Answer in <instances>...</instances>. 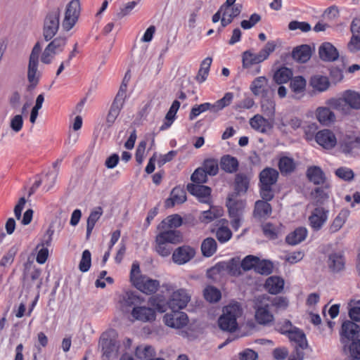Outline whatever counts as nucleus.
I'll return each mask as SVG.
<instances>
[{"instance_id":"31","label":"nucleus","mask_w":360,"mask_h":360,"mask_svg":"<svg viewBox=\"0 0 360 360\" xmlns=\"http://www.w3.org/2000/svg\"><path fill=\"white\" fill-rule=\"evenodd\" d=\"M159 281L144 276L140 283L136 284V288L146 294L154 293L159 287Z\"/></svg>"},{"instance_id":"40","label":"nucleus","mask_w":360,"mask_h":360,"mask_svg":"<svg viewBox=\"0 0 360 360\" xmlns=\"http://www.w3.org/2000/svg\"><path fill=\"white\" fill-rule=\"evenodd\" d=\"M136 356L141 360H150L155 355V349L148 345H141L136 347L135 350Z\"/></svg>"},{"instance_id":"17","label":"nucleus","mask_w":360,"mask_h":360,"mask_svg":"<svg viewBox=\"0 0 360 360\" xmlns=\"http://www.w3.org/2000/svg\"><path fill=\"white\" fill-rule=\"evenodd\" d=\"M274 122L269 118H264L260 115H256L250 120L251 127L259 132L266 133L273 128Z\"/></svg>"},{"instance_id":"19","label":"nucleus","mask_w":360,"mask_h":360,"mask_svg":"<svg viewBox=\"0 0 360 360\" xmlns=\"http://www.w3.org/2000/svg\"><path fill=\"white\" fill-rule=\"evenodd\" d=\"M359 333V326L350 321L343 322L341 330V340L343 343H347L353 340Z\"/></svg>"},{"instance_id":"54","label":"nucleus","mask_w":360,"mask_h":360,"mask_svg":"<svg viewBox=\"0 0 360 360\" xmlns=\"http://www.w3.org/2000/svg\"><path fill=\"white\" fill-rule=\"evenodd\" d=\"M18 251V247L17 245L12 246L8 251L5 254L0 261V266H8L14 261V258Z\"/></svg>"},{"instance_id":"41","label":"nucleus","mask_w":360,"mask_h":360,"mask_svg":"<svg viewBox=\"0 0 360 360\" xmlns=\"http://www.w3.org/2000/svg\"><path fill=\"white\" fill-rule=\"evenodd\" d=\"M271 213V207L268 202L257 200L255 202L254 214L259 218H266Z\"/></svg>"},{"instance_id":"32","label":"nucleus","mask_w":360,"mask_h":360,"mask_svg":"<svg viewBox=\"0 0 360 360\" xmlns=\"http://www.w3.org/2000/svg\"><path fill=\"white\" fill-rule=\"evenodd\" d=\"M99 345L102 348L103 355L107 358L110 357L113 354H115L117 352L118 346L115 340L106 338L105 335H103L101 338Z\"/></svg>"},{"instance_id":"35","label":"nucleus","mask_w":360,"mask_h":360,"mask_svg":"<svg viewBox=\"0 0 360 360\" xmlns=\"http://www.w3.org/2000/svg\"><path fill=\"white\" fill-rule=\"evenodd\" d=\"M238 160L229 155H224L220 160V166L222 170L227 173H234L238 168Z\"/></svg>"},{"instance_id":"49","label":"nucleus","mask_w":360,"mask_h":360,"mask_svg":"<svg viewBox=\"0 0 360 360\" xmlns=\"http://www.w3.org/2000/svg\"><path fill=\"white\" fill-rule=\"evenodd\" d=\"M222 209L217 207H211L209 210L202 212L200 219L202 222L209 223L214 219L222 216Z\"/></svg>"},{"instance_id":"56","label":"nucleus","mask_w":360,"mask_h":360,"mask_svg":"<svg viewBox=\"0 0 360 360\" xmlns=\"http://www.w3.org/2000/svg\"><path fill=\"white\" fill-rule=\"evenodd\" d=\"M66 43V38L56 37L48 44V46L53 51V53L58 54L63 51Z\"/></svg>"},{"instance_id":"46","label":"nucleus","mask_w":360,"mask_h":360,"mask_svg":"<svg viewBox=\"0 0 360 360\" xmlns=\"http://www.w3.org/2000/svg\"><path fill=\"white\" fill-rule=\"evenodd\" d=\"M217 244L216 240L210 237L205 238L201 244V251L204 256L209 257L217 251Z\"/></svg>"},{"instance_id":"38","label":"nucleus","mask_w":360,"mask_h":360,"mask_svg":"<svg viewBox=\"0 0 360 360\" xmlns=\"http://www.w3.org/2000/svg\"><path fill=\"white\" fill-rule=\"evenodd\" d=\"M307 176L310 181L319 185L324 183L326 177L322 169L316 166L310 167L307 172Z\"/></svg>"},{"instance_id":"21","label":"nucleus","mask_w":360,"mask_h":360,"mask_svg":"<svg viewBox=\"0 0 360 360\" xmlns=\"http://www.w3.org/2000/svg\"><path fill=\"white\" fill-rule=\"evenodd\" d=\"M312 51L309 45L302 44L294 48L292 52V58L297 62L304 63L311 57Z\"/></svg>"},{"instance_id":"64","label":"nucleus","mask_w":360,"mask_h":360,"mask_svg":"<svg viewBox=\"0 0 360 360\" xmlns=\"http://www.w3.org/2000/svg\"><path fill=\"white\" fill-rule=\"evenodd\" d=\"M23 122L24 120L22 114H18L11 117L9 126L12 131L18 133L22 129Z\"/></svg>"},{"instance_id":"2","label":"nucleus","mask_w":360,"mask_h":360,"mask_svg":"<svg viewBox=\"0 0 360 360\" xmlns=\"http://www.w3.org/2000/svg\"><path fill=\"white\" fill-rule=\"evenodd\" d=\"M242 314L238 303H231L223 309V314L219 317L218 323L219 328L225 331L233 332L237 328V318Z\"/></svg>"},{"instance_id":"18","label":"nucleus","mask_w":360,"mask_h":360,"mask_svg":"<svg viewBox=\"0 0 360 360\" xmlns=\"http://www.w3.org/2000/svg\"><path fill=\"white\" fill-rule=\"evenodd\" d=\"M327 211L323 207H316L309 217L311 226L314 230H319L327 220Z\"/></svg>"},{"instance_id":"51","label":"nucleus","mask_w":360,"mask_h":360,"mask_svg":"<svg viewBox=\"0 0 360 360\" xmlns=\"http://www.w3.org/2000/svg\"><path fill=\"white\" fill-rule=\"evenodd\" d=\"M225 270H226V274L231 276H239L241 274V266L239 262V259L233 258L229 262H225Z\"/></svg>"},{"instance_id":"10","label":"nucleus","mask_w":360,"mask_h":360,"mask_svg":"<svg viewBox=\"0 0 360 360\" xmlns=\"http://www.w3.org/2000/svg\"><path fill=\"white\" fill-rule=\"evenodd\" d=\"M163 321L167 326L179 329L187 325L188 319L186 313L179 310H172L171 313L165 314Z\"/></svg>"},{"instance_id":"16","label":"nucleus","mask_w":360,"mask_h":360,"mask_svg":"<svg viewBox=\"0 0 360 360\" xmlns=\"http://www.w3.org/2000/svg\"><path fill=\"white\" fill-rule=\"evenodd\" d=\"M187 190L196 196L201 202L208 203L210 200L211 188L202 184H188Z\"/></svg>"},{"instance_id":"7","label":"nucleus","mask_w":360,"mask_h":360,"mask_svg":"<svg viewBox=\"0 0 360 360\" xmlns=\"http://www.w3.org/2000/svg\"><path fill=\"white\" fill-rule=\"evenodd\" d=\"M288 336L290 341L295 343V352L289 360H303L304 349L308 346L304 333L299 328H295Z\"/></svg>"},{"instance_id":"53","label":"nucleus","mask_w":360,"mask_h":360,"mask_svg":"<svg viewBox=\"0 0 360 360\" xmlns=\"http://www.w3.org/2000/svg\"><path fill=\"white\" fill-rule=\"evenodd\" d=\"M236 190L238 193H245L248 188L249 179L243 174H238L235 179Z\"/></svg>"},{"instance_id":"59","label":"nucleus","mask_w":360,"mask_h":360,"mask_svg":"<svg viewBox=\"0 0 360 360\" xmlns=\"http://www.w3.org/2000/svg\"><path fill=\"white\" fill-rule=\"evenodd\" d=\"M204 297L206 300L210 302H215L221 298V292L217 288L208 286L205 289Z\"/></svg>"},{"instance_id":"55","label":"nucleus","mask_w":360,"mask_h":360,"mask_svg":"<svg viewBox=\"0 0 360 360\" xmlns=\"http://www.w3.org/2000/svg\"><path fill=\"white\" fill-rule=\"evenodd\" d=\"M273 264L271 262L266 260H260L258 257V262H257L255 272L263 274L269 275L272 272Z\"/></svg>"},{"instance_id":"9","label":"nucleus","mask_w":360,"mask_h":360,"mask_svg":"<svg viewBox=\"0 0 360 360\" xmlns=\"http://www.w3.org/2000/svg\"><path fill=\"white\" fill-rule=\"evenodd\" d=\"M191 300V295L185 289H178L172 292L168 305L172 310H180L185 308Z\"/></svg>"},{"instance_id":"44","label":"nucleus","mask_w":360,"mask_h":360,"mask_svg":"<svg viewBox=\"0 0 360 360\" xmlns=\"http://www.w3.org/2000/svg\"><path fill=\"white\" fill-rule=\"evenodd\" d=\"M183 222L182 218L179 214H172L167 217L163 220L160 224L158 226V229H176L181 226Z\"/></svg>"},{"instance_id":"63","label":"nucleus","mask_w":360,"mask_h":360,"mask_svg":"<svg viewBox=\"0 0 360 360\" xmlns=\"http://www.w3.org/2000/svg\"><path fill=\"white\" fill-rule=\"evenodd\" d=\"M191 179L195 184H202L207 182V174L202 167H199L195 170L191 176Z\"/></svg>"},{"instance_id":"13","label":"nucleus","mask_w":360,"mask_h":360,"mask_svg":"<svg viewBox=\"0 0 360 360\" xmlns=\"http://www.w3.org/2000/svg\"><path fill=\"white\" fill-rule=\"evenodd\" d=\"M316 143L325 149H331L337 144V139L330 129H322L315 136Z\"/></svg>"},{"instance_id":"50","label":"nucleus","mask_w":360,"mask_h":360,"mask_svg":"<svg viewBox=\"0 0 360 360\" xmlns=\"http://www.w3.org/2000/svg\"><path fill=\"white\" fill-rule=\"evenodd\" d=\"M292 76V72L290 69L283 67L278 69L274 74V79L277 84H283L288 82Z\"/></svg>"},{"instance_id":"33","label":"nucleus","mask_w":360,"mask_h":360,"mask_svg":"<svg viewBox=\"0 0 360 360\" xmlns=\"http://www.w3.org/2000/svg\"><path fill=\"white\" fill-rule=\"evenodd\" d=\"M307 236V230L304 227H299L290 233L285 238L286 243L295 245L303 241Z\"/></svg>"},{"instance_id":"27","label":"nucleus","mask_w":360,"mask_h":360,"mask_svg":"<svg viewBox=\"0 0 360 360\" xmlns=\"http://www.w3.org/2000/svg\"><path fill=\"white\" fill-rule=\"evenodd\" d=\"M345 258L341 252H333L329 255L328 266L333 272H339L345 268Z\"/></svg>"},{"instance_id":"24","label":"nucleus","mask_w":360,"mask_h":360,"mask_svg":"<svg viewBox=\"0 0 360 360\" xmlns=\"http://www.w3.org/2000/svg\"><path fill=\"white\" fill-rule=\"evenodd\" d=\"M54 231L51 229L50 226L48 230L46 232L45 238L44 240L43 245H46V247H43L41 249H40L37 253V262L39 264H44L48 258L49 256V250L47 247L51 245V241H52V236L53 235Z\"/></svg>"},{"instance_id":"47","label":"nucleus","mask_w":360,"mask_h":360,"mask_svg":"<svg viewBox=\"0 0 360 360\" xmlns=\"http://www.w3.org/2000/svg\"><path fill=\"white\" fill-rule=\"evenodd\" d=\"M212 62V59L210 57H207L202 61L200 68L195 77V79L198 82L202 83L205 81L208 75Z\"/></svg>"},{"instance_id":"36","label":"nucleus","mask_w":360,"mask_h":360,"mask_svg":"<svg viewBox=\"0 0 360 360\" xmlns=\"http://www.w3.org/2000/svg\"><path fill=\"white\" fill-rule=\"evenodd\" d=\"M349 215V211L348 210H342L333 219L332 224L330 225V233H334L338 232L343 226Z\"/></svg>"},{"instance_id":"26","label":"nucleus","mask_w":360,"mask_h":360,"mask_svg":"<svg viewBox=\"0 0 360 360\" xmlns=\"http://www.w3.org/2000/svg\"><path fill=\"white\" fill-rule=\"evenodd\" d=\"M316 117L318 121L323 125L333 123L336 120L335 113L328 107H319L316 110Z\"/></svg>"},{"instance_id":"22","label":"nucleus","mask_w":360,"mask_h":360,"mask_svg":"<svg viewBox=\"0 0 360 360\" xmlns=\"http://www.w3.org/2000/svg\"><path fill=\"white\" fill-rule=\"evenodd\" d=\"M132 316L139 321L143 322L151 321L155 318V311L150 307H136L131 311Z\"/></svg>"},{"instance_id":"11","label":"nucleus","mask_w":360,"mask_h":360,"mask_svg":"<svg viewBox=\"0 0 360 360\" xmlns=\"http://www.w3.org/2000/svg\"><path fill=\"white\" fill-rule=\"evenodd\" d=\"M233 195H234L233 194L229 196L226 202V206L229 209L230 216L233 218L231 221V226L235 230H238L240 226L241 221V219L239 216V210L243 207V202H236L232 198Z\"/></svg>"},{"instance_id":"60","label":"nucleus","mask_w":360,"mask_h":360,"mask_svg":"<svg viewBox=\"0 0 360 360\" xmlns=\"http://www.w3.org/2000/svg\"><path fill=\"white\" fill-rule=\"evenodd\" d=\"M311 195L316 204L321 205L328 198V193L323 188H316L311 193Z\"/></svg>"},{"instance_id":"6","label":"nucleus","mask_w":360,"mask_h":360,"mask_svg":"<svg viewBox=\"0 0 360 360\" xmlns=\"http://www.w3.org/2000/svg\"><path fill=\"white\" fill-rule=\"evenodd\" d=\"M255 309V318L257 323L267 326L274 321V317L270 311V304L268 297H258Z\"/></svg>"},{"instance_id":"28","label":"nucleus","mask_w":360,"mask_h":360,"mask_svg":"<svg viewBox=\"0 0 360 360\" xmlns=\"http://www.w3.org/2000/svg\"><path fill=\"white\" fill-rule=\"evenodd\" d=\"M186 200V191L181 187H175L172 189L170 198L165 201L166 207H172L175 204H181Z\"/></svg>"},{"instance_id":"14","label":"nucleus","mask_w":360,"mask_h":360,"mask_svg":"<svg viewBox=\"0 0 360 360\" xmlns=\"http://www.w3.org/2000/svg\"><path fill=\"white\" fill-rule=\"evenodd\" d=\"M195 254V251L190 246L184 245L177 248L172 254V260L175 264L181 265L189 262Z\"/></svg>"},{"instance_id":"23","label":"nucleus","mask_w":360,"mask_h":360,"mask_svg":"<svg viewBox=\"0 0 360 360\" xmlns=\"http://www.w3.org/2000/svg\"><path fill=\"white\" fill-rule=\"evenodd\" d=\"M278 172L276 169L266 167L259 174L260 184L264 186L272 187L277 181Z\"/></svg>"},{"instance_id":"43","label":"nucleus","mask_w":360,"mask_h":360,"mask_svg":"<svg viewBox=\"0 0 360 360\" xmlns=\"http://www.w3.org/2000/svg\"><path fill=\"white\" fill-rule=\"evenodd\" d=\"M233 98V95L232 93L228 92L225 94L222 98L218 100L213 104L210 103L209 110L212 112H217L225 107L229 105Z\"/></svg>"},{"instance_id":"58","label":"nucleus","mask_w":360,"mask_h":360,"mask_svg":"<svg viewBox=\"0 0 360 360\" xmlns=\"http://www.w3.org/2000/svg\"><path fill=\"white\" fill-rule=\"evenodd\" d=\"M145 276L141 274L140 267L138 262H134L131 266L130 272V281L132 284L136 288V284L140 283L141 278Z\"/></svg>"},{"instance_id":"62","label":"nucleus","mask_w":360,"mask_h":360,"mask_svg":"<svg viewBox=\"0 0 360 360\" xmlns=\"http://www.w3.org/2000/svg\"><path fill=\"white\" fill-rule=\"evenodd\" d=\"M258 257L253 255L246 256L240 262V266L244 271L254 269L255 271Z\"/></svg>"},{"instance_id":"4","label":"nucleus","mask_w":360,"mask_h":360,"mask_svg":"<svg viewBox=\"0 0 360 360\" xmlns=\"http://www.w3.org/2000/svg\"><path fill=\"white\" fill-rule=\"evenodd\" d=\"M60 10L54 8L46 15L43 25V37L48 41L57 33L60 25Z\"/></svg>"},{"instance_id":"61","label":"nucleus","mask_w":360,"mask_h":360,"mask_svg":"<svg viewBox=\"0 0 360 360\" xmlns=\"http://www.w3.org/2000/svg\"><path fill=\"white\" fill-rule=\"evenodd\" d=\"M288 29L290 31L300 30L302 32H309L311 31V27L310 24L307 22L292 20L288 24Z\"/></svg>"},{"instance_id":"20","label":"nucleus","mask_w":360,"mask_h":360,"mask_svg":"<svg viewBox=\"0 0 360 360\" xmlns=\"http://www.w3.org/2000/svg\"><path fill=\"white\" fill-rule=\"evenodd\" d=\"M158 230L160 233L157 235L156 238H159L160 240H162L171 244H176L182 240L181 233L179 231L171 229H167V227Z\"/></svg>"},{"instance_id":"25","label":"nucleus","mask_w":360,"mask_h":360,"mask_svg":"<svg viewBox=\"0 0 360 360\" xmlns=\"http://www.w3.org/2000/svg\"><path fill=\"white\" fill-rule=\"evenodd\" d=\"M309 85L314 91L323 92L329 89L330 83L327 77L315 75L310 78Z\"/></svg>"},{"instance_id":"3","label":"nucleus","mask_w":360,"mask_h":360,"mask_svg":"<svg viewBox=\"0 0 360 360\" xmlns=\"http://www.w3.org/2000/svg\"><path fill=\"white\" fill-rule=\"evenodd\" d=\"M276 46L275 41H269L257 53H255L252 50L244 51L242 54L243 67L244 68H249L254 65L262 63L275 51Z\"/></svg>"},{"instance_id":"37","label":"nucleus","mask_w":360,"mask_h":360,"mask_svg":"<svg viewBox=\"0 0 360 360\" xmlns=\"http://www.w3.org/2000/svg\"><path fill=\"white\" fill-rule=\"evenodd\" d=\"M103 214V210L101 207H96L90 213L86 223V238L88 239L94 228L96 223Z\"/></svg>"},{"instance_id":"39","label":"nucleus","mask_w":360,"mask_h":360,"mask_svg":"<svg viewBox=\"0 0 360 360\" xmlns=\"http://www.w3.org/2000/svg\"><path fill=\"white\" fill-rule=\"evenodd\" d=\"M347 105L350 109H360V94L354 91L347 90L343 93Z\"/></svg>"},{"instance_id":"29","label":"nucleus","mask_w":360,"mask_h":360,"mask_svg":"<svg viewBox=\"0 0 360 360\" xmlns=\"http://www.w3.org/2000/svg\"><path fill=\"white\" fill-rule=\"evenodd\" d=\"M264 287L269 293L276 295L283 290L284 281L278 276H271L266 279Z\"/></svg>"},{"instance_id":"12","label":"nucleus","mask_w":360,"mask_h":360,"mask_svg":"<svg viewBox=\"0 0 360 360\" xmlns=\"http://www.w3.org/2000/svg\"><path fill=\"white\" fill-rule=\"evenodd\" d=\"M123 92L121 91L118 96H116L108 112L105 121V126L110 128L115 123L123 107Z\"/></svg>"},{"instance_id":"52","label":"nucleus","mask_w":360,"mask_h":360,"mask_svg":"<svg viewBox=\"0 0 360 360\" xmlns=\"http://www.w3.org/2000/svg\"><path fill=\"white\" fill-rule=\"evenodd\" d=\"M202 168L207 175L215 176L219 171L218 161L214 158H209L204 161Z\"/></svg>"},{"instance_id":"30","label":"nucleus","mask_w":360,"mask_h":360,"mask_svg":"<svg viewBox=\"0 0 360 360\" xmlns=\"http://www.w3.org/2000/svg\"><path fill=\"white\" fill-rule=\"evenodd\" d=\"M267 79L265 77H259L252 81L250 90L255 96L264 97L267 92Z\"/></svg>"},{"instance_id":"8","label":"nucleus","mask_w":360,"mask_h":360,"mask_svg":"<svg viewBox=\"0 0 360 360\" xmlns=\"http://www.w3.org/2000/svg\"><path fill=\"white\" fill-rule=\"evenodd\" d=\"M339 150L347 156H360V137L353 134L345 135L339 141Z\"/></svg>"},{"instance_id":"42","label":"nucleus","mask_w":360,"mask_h":360,"mask_svg":"<svg viewBox=\"0 0 360 360\" xmlns=\"http://www.w3.org/2000/svg\"><path fill=\"white\" fill-rule=\"evenodd\" d=\"M326 104L334 110L340 111L343 114H348L349 106L347 105V103L345 101L344 94L341 98H332L326 101Z\"/></svg>"},{"instance_id":"15","label":"nucleus","mask_w":360,"mask_h":360,"mask_svg":"<svg viewBox=\"0 0 360 360\" xmlns=\"http://www.w3.org/2000/svg\"><path fill=\"white\" fill-rule=\"evenodd\" d=\"M319 58L324 62H333L338 59L339 52L330 42H324L319 48Z\"/></svg>"},{"instance_id":"57","label":"nucleus","mask_w":360,"mask_h":360,"mask_svg":"<svg viewBox=\"0 0 360 360\" xmlns=\"http://www.w3.org/2000/svg\"><path fill=\"white\" fill-rule=\"evenodd\" d=\"M155 250L156 252L162 257H167L170 255L172 251V247L168 243L164 242L159 238H155Z\"/></svg>"},{"instance_id":"34","label":"nucleus","mask_w":360,"mask_h":360,"mask_svg":"<svg viewBox=\"0 0 360 360\" xmlns=\"http://www.w3.org/2000/svg\"><path fill=\"white\" fill-rule=\"evenodd\" d=\"M306 80L302 76L293 77L290 81V89L295 94V98H300L305 91Z\"/></svg>"},{"instance_id":"48","label":"nucleus","mask_w":360,"mask_h":360,"mask_svg":"<svg viewBox=\"0 0 360 360\" xmlns=\"http://www.w3.org/2000/svg\"><path fill=\"white\" fill-rule=\"evenodd\" d=\"M296 165L292 158L282 157L279 160L278 167L282 174H288L292 172Z\"/></svg>"},{"instance_id":"1","label":"nucleus","mask_w":360,"mask_h":360,"mask_svg":"<svg viewBox=\"0 0 360 360\" xmlns=\"http://www.w3.org/2000/svg\"><path fill=\"white\" fill-rule=\"evenodd\" d=\"M41 53V46L40 43L37 42L32 49L29 57L28 65H27V81L29 85L27 89L31 91L34 89L38 84L41 74L38 70L39 66V58Z\"/></svg>"},{"instance_id":"5","label":"nucleus","mask_w":360,"mask_h":360,"mask_svg":"<svg viewBox=\"0 0 360 360\" xmlns=\"http://www.w3.org/2000/svg\"><path fill=\"white\" fill-rule=\"evenodd\" d=\"M81 13V4L79 0H72L65 6L62 20L63 29L68 32L77 22Z\"/></svg>"},{"instance_id":"45","label":"nucleus","mask_w":360,"mask_h":360,"mask_svg":"<svg viewBox=\"0 0 360 360\" xmlns=\"http://www.w3.org/2000/svg\"><path fill=\"white\" fill-rule=\"evenodd\" d=\"M261 108L262 112L265 116L274 121L275 103L273 100L265 96L262 97Z\"/></svg>"}]
</instances>
